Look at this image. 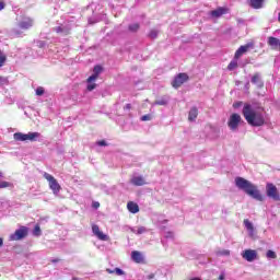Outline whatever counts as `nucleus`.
I'll return each mask as SVG.
<instances>
[{
  "label": "nucleus",
  "instance_id": "obj_2",
  "mask_svg": "<svg viewBox=\"0 0 280 280\" xmlns=\"http://www.w3.org/2000/svg\"><path fill=\"white\" fill-rule=\"evenodd\" d=\"M235 185L238 189H242V191H245L247 196H250V198H254V200H258V202H264V195H261L259 189H257V186H255L248 179H245L244 177H236Z\"/></svg>",
  "mask_w": 280,
  "mask_h": 280
},
{
  "label": "nucleus",
  "instance_id": "obj_13",
  "mask_svg": "<svg viewBox=\"0 0 280 280\" xmlns=\"http://www.w3.org/2000/svg\"><path fill=\"white\" fill-rule=\"evenodd\" d=\"M102 71H104V68H102V66H95L93 69V74L88 78V82H95V80L100 78V73H102Z\"/></svg>",
  "mask_w": 280,
  "mask_h": 280
},
{
  "label": "nucleus",
  "instance_id": "obj_30",
  "mask_svg": "<svg viewBox=\"0 0 280 280\" xmlns=\"http://www.w3.org/2000/svg\"><path fill=\"white\" fill-rule=\"evenodd\" d=\"M266 257L267 259H277V253L269 249L267 250Z\"/></svg>",
  "mask_w": 280,
  "mask_h": 280
},
{
  "label": "nucleus",
  "instance_id": "obj_20",
  "mask_svg": "<svg viewBox=\"0 0 280 280\" xmlns=\"http://www.w3.org/2000/svg\"><path fill=\"white\" fill-rule=\"evenodd\" d=\"M127 209L130 213H139V205L135 201H129L127 203Z\"/></svg>",
  "mask_w": 280,
  "mask_h": 280
},
{
  "label": "nucleus",
  "instance_id": "obj_8",
  "mask_svg": "<svg viewBox=\"0 0 280 280\" xmlns=\"http://www.w3.org/2000/svg\"><path fill=\"white\" fill-rule=\"evenodd\" d=\"M188 80H189V75L187 73L185 72L178 73L172 81V88L180 89V86H183V83L187 82Z\"/></svg>",
  "mask_w": 280,
  "mask_h": 280
},
{
  "label": "nucleus",
  "instance_id": "obj_7",
  "mask_svg": "<svg viewBox=\"0 0 280 280\" xmlns=\"http://www.w3.org/2000/svg\"><path fill=\"white\" fill-rule=\"evenodd\" d=\"M242 116L237 113H234L230 116L228 120V126L232 132H236V130L240 128V124H242Z\"/></svg>",
  "mask_w": 280,
  "mask_h": 280
},
{
  "label": "nucleus",
  "instance_id": "obj_38",
  "mask_svg": "<svg viewBox=\"0 0 280 280\" xmlns=\"http://www.w3.org/2000/svg\"><path fill=\"white\" fill-rule=\"evenodd\" d=\"M97 145L106 147V145H108V143H106L105 140H101V141L97 142Z\"/></svg>",
  "mask_w": 280,
  "mask_h": 280
},
{
  "label": "nucleus",
  "instance_id": "obj_45",
  "mask_svg": "<svg viewBox=\"0 0 280 280\" xmlns=\"http://www.w3.org/2000/svg\"><path fill=\"white\" fill-rule=\"evenodd\" d=\"M219 280H224V273H221V275L219 276Z\"/></svg>",
  "mask_w": 280,
  "mask_h": 280
},
{
  "label": "nucleus",
  "instance_id": "obj_18",
  "mask_svg": "<svg viewBox=\"0 0 280 280\" xmlns=\"http://www.w3.org/2000/svg\"><path fill=\"white\" fill-rule=\"evenodd\" d=\"M131 259H132L136 264H143V255L140 254V252H138V250L131 252Z\"/></svg>",
  "mask_w": 280,
  "mask_h": 280
},
{
  "label": "nucleus",
  "instance_id": "obj_33",
  "mask_svg": "<svg viewBox=\"0 0 280 280\" xmlns=\"http://www.w3.org/2000/svg\"><path fill=\"white\" fill-rule=\"evenodd\" d=\"M140 119L141 121H152V115L150 114L143 115Z\"/></svg>",
  "mask_w": 280,
  "mask_h": 280
},
{
  "label": "nucleus",
  "instance_id": "obj_51",
  "mask_svg": "<svg viewBox=\"0 0 280 280\" xmlns=\"http://www.w3.org/2000/svg\"><path fill=\"white\" fill-rule=\"evenodd\" d=\"M72 280H78V278H73Z\"/></svg>",
  "mask_w": 280,
  "mask_h": 280
},
{
  "label": "nucleus",
  "instance_id": "obj_43",
  "mask_svg": "<svg viewBox=\"0 0 280 280\" xmlns=\"http://www.w3.org/2000/svg\"><path fill=\"white\" fill-rule=\"evenodd\" d=\"M58 261H60V258L52 259V260H51V264H58Z\"/></svg>",
  "mask_w": 280,
  "mask_h": 280
},
{
  "label": "nucleus",
  "instance_id": "obj_41",
  "mask_svg": "<svg viewBox=\"0 0 280 280\" xmlns=\"http://www.w3.org/2000/svg\"><path fill=\"white\" fill-rule=\"evenodd\" d=\"M5 8V2L0 1V11L3 10Z\"/></svg>",
  "mask_w": 280,
  "mask_h": 280
},
{
  "label": "nucleus",
  "instance_id": "obj_12",
  "mask_svg": "<svg viewBox=\"0 0 280 280\" xmlns=\"http://www.w3.org/2000/svg\"><path fill=\"white\" fill-rule=\"evenodd\" d=\"M267 44L271 49H275L276 51H280V39L273 36L268 37Z\"/></svg>",
  "mask_w": 280,
  "mask_h": 280
},
{
  "label": "nucleus",
  "instance_id": "obj_36",
  "mask_svg": "<svg viewBox=\"0 0 280 280\" xmlns=\"http://www.w3.org/2000/svg\"><path fill=\"white\" fill-rule=\"evenodd\" d=\"M54 32H56V34H62V32H65V30L62 28V26H56L54 28Z\"/></svg>",
  "mask_w": 280,
  "mask_h": 280
},
{
  "label": "nucleus",
  "instance_id": "obj_37",
  "mask_svg": "<svg viewBox=\"0 0 280 280\" xmlns=\"http://www.w3.org/2000/svg\"><path fill=\"white\" fill-rule=\"evenodd\" d=\"M94 89H97V84H95V83H91L86 88L88 91H94Z\"/></svg>",
  "mask_w": 280,
  "mask_h": 280
},
{
  "label": "nucleus",
  "instance_id": "obj_9",
  "mask_svg": "<svg viewBox=\"0 0 280 280\" xmlns=\"http://www.w3.org/2000/svg\"><path fill=\"white\" fill-rule=\"evenodd\" d=\"M250 48H253V43L240 46V48L234 54L235 60H240V58H242V56H244V54H246Z\"/></svg>",
  "mask_w": 280,
  "mask_h": 280
},
{
  "label": "nucleus",
  "instance_id": "obj_47",
  "mask_svg": "<svg viewBox=\"0 0 280 280\" xmlns=\"http://www.w3.org/2000/svg\"><path fill=\"white\" fill-rule=\"evenodd\" d=\"M246 89H247V91H248V89H250V83H246Z\"/></svg>",
  "mask_w": 280,
  "mask_h": 280
},
{
  "label": "nucleus",
  "instance_id": "obj_25",
  "mask_svg": "<svg viewBox=\"0 0 280 280\" xmlns=\"http://www.w3.org/2000/svg\"><path fill=\"white\" fill-rule=\"evenodd\" d=\"M42 234H43V231L40 230V225L36 224L34 230H33V235L35 237H40Z\"/></svg>",
  "mask_w": 280,
  "mask_h": 280
},
{
  "label": "nucleus",
  "instance_id": "obj_40",
  "mask_svg": "<svg viewBox=\"0 0 280 280\" xmlns=\"http://www.w3.org/2000/svg\"><path fill=\"white\" fill-rule=\"evenodd\" d=\"M240 106H242V102H238V103H234V104H233V108H240Z\"/></svg>",
  "mask_w": 280,
  "mask_h": 280
},
{
  "label": "nucleus",
  "instance_id": "obj_29",
  "mask_svg": "<svg viewBox=\"0 0 280 280\" xmlns=\"http://www.w3.org/2000/svg\"><path fill=\"white\" fill-rule=\"evenodd\" d=\"M8 187H14V185L10 182H0V189H5Z\"/></svg>",
  "mask_w": 280,
  "mask_h": 280
},
{
  "label": "nucleus",
  "instance_id": "obj_15",
  "mask_svg": "<svg viewBox=\"0 0 280 280\" xmlns=\"http://www.w3.org/2000/svg\"><path fill=\"white\" fill-rule=\"evenodd\" d=\"M210 14L214 19H220V16H223V14H229V9L220 7L215 10L211 11Z\"/></svg>",
  "mask_w": 280,
  "mask_h": 280
},
{
  "label": "nucleus",
  "instance_id": "obj_23",
  "mask_svg": "<svg viewBox=\"0 0 280 280\" xmlns=\"http://www.w3.org/2000/svg\"><path fill=\"white\" fill-rule=\"evenodd\" d=\"M131 232H133L135 235H143V233H148V229H145V226H139L138 229H132Z\"/></svg>",
  "mask_w": 280,
  "mask_h": 280
},
{
  "label": "nucleus",
  "instance_id": "obj_6",
  "mask_svg": "<svg viewBox=\"0 0 280 280\" xmlns=\"http://www.w3.org/2000/svg\"><path fill=\"white\" fill-rule=\"evenodd\" d=\"M266 194L268 198H271V200H275L276 202L280 201V194L277 186L272 183L266 184Z\"/></svg>",
  "mask_w": 280,
  "mask_h": 280
},
{
  "label": "nucleus",
  "instance_id": "obj_11",
  "mask_svg": "<svg viewBox=\"0 0 280 280\" xmlns=\"http://www.w3.org/2000/svg\"><path fill=\"white\" fill-rule=\"evenodd\" d=\"M242 257L246 261H255V259H257V250H255V249H245L242 253Z\"/></svg>",
  "mask_w": 280,
  "mask_h": 280
},
{
  "label": "nucleus",
  "instance_id": "obj_39",
  "mask_svg": "<svg viewBox=\"0 0 280 280\" xmlns=\"http://www.w3.org/2000/svg\"><path fill=\"white\" fill-rule=\"evenodd\" d=\"M132 108V105L130 103L126 104L124 109L125 110H130Z\"/></svg>",
  "mask_w": 280,
  "mask_h": 280
},
{
  "label": "nucleus",
  "instance_id": "obj_17",
  "mask_svg": "<svg viewBox=\"0 0 280 280\" xmlns=\"http://www.w3.org/2000/svg\"><path fill=\"white\" fill-rule=\"evenodd\" d=\"M32 25H34V20H32L31 18H26L22 22H20L21 30H30Z\"/></svg>",
  "mask_w": 280,
  "mask_h": 280
},
{
  "label": "nucleus",
  "instance_id": "obj_5",
  "mask_svg": "<svg viewBox=\"0 0 280 280\" xmlns=\"http://www.w3.org/2000/svg\"><path fill=\"white\" fill-rule=\"evenodd\" d=\"M44 178L48 182L49 188L51 189L52 194L55 195L60 194V189H62V187L60 186L56 177H54L49 173H44Z\"/></svg>",
  "mask_w": 280,
  "mask_h": 280
},
{
  "label": "nucleus",
  "instance_id": "obj_48",
  "mask_svg": "<svg viewBox=\"0 0 280 280\" xmlns=\"http://www.w3.org/2000/svg\"><path fill=\"white\" fill-rule=\"evenodd\" d=\"M0 178H3V173L0 171Z\"/></svg>",
  "mask_w": 280,
  "mask_h": 280
},
{
  "label": "nucleus",
  "instance_id": "obj_49",
  "mask_svg": "<svg viewBox=\"0 0 280 280\" xmlns=\"http://www.w3.org/2000/svg\"><path fill=\"white\" fill-rule=\"evenodd\" d=\"M278 21H279V23H280V12H279V14H278Z\"/></svg>",
  "mask_w": 280,
  "mask_h": 280
},
{
  "label": "nucleus",
  "instance_id": "obj_16",
  "mask_svg": "<svg viewBox=\"0 0 280 280\" xmlns=\"http://www.w3.org/2000/svg\"><path fill=\"white\" fill-rule=\"evenodd\" d=\"M264 1L265 0H248V5L254 10H261V8H264Z\"/></svg>",
  "mask_w": 280,
  "mask_h": 280
},
{
  "label": "nucleus",
  "instance_id": "obj_10",
  "mask_svg": "<svg viewBox=\"0 0 280 280\" xmlns=\"http://www.w3.org/2000/svg\"><path fill=\"white\" fill-rule=\"evenodd\" d=\"M92 233L102 242H108V235L104 234L101 230H100V225L97 224H93L92 225Z\"/></svg>",
  "mask_w": 280,
  "mask_h": 280
},
{
  "label": "nucleus",
  "instance_id": "obj_31",
  "mask_svg": "<svg viewBox=\"0 0 280 280\" xmlns=\"http://www.w3.org/2000/svg\"><path fill=\"white\" fill-rule=\"evenodd\" d=\"M159 36V31L156 30H151L149 33V38H152L154 40V38H158Z\"/></svg>",
  "mask_w": 280,
  "mask_h": 280
},
{
  "label": "nucleus",
  "instance_id": "obj_22",
  "mask_svg": "<svg viewBox=\"0 0 280 280\" xmlns=\"http://www.w3.org/2000/svg\"><path fill=\"white\" fill-rule=\"evenodd\" d=\"M197 117H198V108L192 107L188 114V121H196Z\"/></svg>",
  "mask_w": 280,
  "mask_h": 280
},
{
  "label": "nucleus",
  "instance_id": "obj_28",
  "mask_svg": "<svg viewBox=\"0 0 280 280\" xmlns=\"http://www.w3.org/2000/svg\"><path fill=\"white\" fill-rule=\"evenodd\" d=\"M139 27H140L139 23H135V24H130L128 26V30L129 32H139Z\"/></svg>",
  "mask_w": 280,
  "mask_h": 280
},
{
  "label": "nucleus",
  "instance_id": "obj_19",
  "mask_svg": "<svg viewBox=\"0 0 280 280\" xmlns=\"http://www.w3.org/2000/svg\"><path fill=\"white\" fill-rule=\"evenodd\" d=\"M131 185H135L136 187H142V185H145V179L142 176H137L131 178Z\"/></svg>",
  "mask_w": 280,
  "mask_h": 280
},
{
  "label": "nucleus",
  "instance_id": "obj_35",
  "mask_svg": "<svg viewBox=\"0 0 280 280\" xmlns=\"http://www.w3.org/2000/svg\"><path fill=\"white\" fill-rule=\"evenodd\" d=\"M36 95H39V96H40V95H45V89H43V88H40V86L37 88V89H36Z\"/></svg>",
  "mask_w": 280,
  "mask_h": 280
},
{
  "label": "nucleus",
  "instance_id": "obj_44",
  "mask_svg": "<svg viewBox=\"0 0 280 280\" xmlns=\"http://www.w3.org/2000/svg\"><path fill=\"white\" fill-rule=\"evenodd\" d=\"M148 279H149V280L154 279V273L149 275V276H148Z\"/></svg>",
  "mask_w": 280,
  "mask_h": 280
},
{
  "label": "nucleus",
  "instance_id": "obj_1",
  "mask_svg": "<svg viewBox=\"0 0 280 280\" xmlns=\"http://www.w3.org/2000/svg\"><path fill=\"white\" fill-rule=\"evenodd\" d=\"M242 113L245 121H247L249 126L259 128L266 125V116H264L261 110L253 108V105L245 103Z\"/></svg>",
  "mask_w": 280,
  "mask_h": 280
},
{
  "label": "nucleus",
  "instance_id": "obj_46",
  "mask_svg": "<svg viewBox=\"0 0 280 280\" xmlns=\"http://www.w3.org/2000/svg\"><path fill=\"white\" fill-rule=\"evenodd\" d=\"M3 246V238L0 237V248Z\"/></svg>",
  "mask_w": 280,
  "mask_h": 280
},
{
  "label": "nucleus",
  "instance_id": "obj_4",
  "mask_svg": "<svg viewBox=\"0 0 280 280\" xmlns=\"http://www.w3.org/2000/svg\"><path fill=\"white\" fill-rule=\"evenodd\" d=\"M38 137H40L39 132H28V133L15 132L13 135L14 141H36Z\"/></svg>",
  "mask_w": 280,
  "mask_h": 280
},
{
  "label": "nucleus",
  "instance_id": "obj_3",
  "mask_svg": "<svg viewBox=\"0 0 280 280\" xmlns=\"http://www.w3.org/2000/svg\"><path fill=\"white\" fill-rule=\"evenodd\" d=\"M27 235H30V228L21 225L20 229L15 230V232L9 236V240L10 242H21V240H25Z\"/></svg>",
  "mask_w": 280,
  "mask_h": 280
},
{
  "label": "nucleus",
  "instance_id": "obj_32",
  "mask_svg": "<svg viewBox=\"0 0 280 280\" xmlns=\"http://www.w3.org/2000/svg\"><path fill=\"white\" fill-rule=\"evenodd\" d=\"M156 106H167V101L165 98H161L155 101Z\"/></svg>",
  "mask_w": 280,
  "mask_h": 280
},
{
  "label": "nucleus",
  "instance_id": "obj_27",
  "mask_svg": "<svg viewBox=\"0 0 280 280\" xmlns=\"http://www.w3.org/2000/svg\"><path fill=\"white\" fill-rule=\"evenodd\" d=\"M8 60V56L0 50V67H3Z\"/></svg>",
  "mask_w": 280,
  "mask_h": 280
},
{
  "label": "nucleus",
  "instance_id": "obj_26",
  "mask_svg": "<svg viewBox=\"0 0 280 280\" xmlns=\"http://www.w3.org/2000/svg\"><path fill=\"white\" fill-rule=\"evenodd\" d=\"M106 272H108V275H113V272H116L118 277H121V275H124V270H121L120 268H115V270L106 269Z\"/></svg>",
  "mask_w": 280,
  "mask_h": 280
},
{
  "label": "nucleus",
  "instance_id": "obj_21",
  "mask_svg": "<svg viewBox=\"0 0 280 280\" xmlns=\"http://www.w3.org/2000/svg\"><path fill=\"white\" fill-rule=\"evenodd\" d=\"M244 225L249 232V236L253 237L255 235V226H253V223L248 219H245Z\"/></svg>",
  "mask_w": 280,
  "mask_h": 280
},
{
  "label": "nucleus",
  "instance_id": "obj_14",
  "mask_svg": "<svg viewBox=\"0 0 280 280\" xmlns=\"http://www.w3.org/2000/svg\"><path fill=\"white\" fill-rule=\"evenodd\" d=\"M252 84H255L257 89H264V81L261 80V74L259 72L254 73L252 77Z\"/></svg>",
  "mask_w": 280,
  "mask_h": 280
},
{
  "label": "nucleus",
  "instance_id": "obj_50",
  "mask_svg": "<svg viewBox=\"0 0 280 280\" xmlns=\"http://www.w3.org/2000/svg\"><path fill=\"white\" fill-rule=\"evenodd\" d=\"M0 82H3V77H0Z\"/></svg>",
  "mask_w": 280,
  "mask_h": 280
},
{
  "label": "nucleus",
  "instance_id": "obj_42",
  "mask_svg": "<svg viewBox=\"0 0 280 280\" xmlns=\"http://www.w3.org/2000/svg\"><path fill=\"white\" fill-rule=\"evenodd\" d=\"M93 207H94V209H100V202H97V201L94 202V203H93Z\"/></svg>",
  "mask_w": 280,
  "mask_h": 280
},
{
  "label": "nucleus",
  "instance_id": "obj_24",
  "mask_svg": "<svg viewBox=\"0 0 280 280\" xmlns=\"http://www.w3.org/2000/svg\"><path fill=\"white\" fill-rule=\"evenodd\" d=\"M238 63H237V59H234L228 65V71H235V69H237Z\"/></svg>",
  "mask_w": 280,
  "mask_h": 280
},
{
  "label": "nucleus",
  "instance_id": "obj_34",
  "mask_svg": "<svg viewBox=\"0 0 280 280\" xmlns=\"http://www.w3.org/2000/svg\"><path fill=\"white\" fill-rule=\"evenodd\" d=\"M218 255L229 257V255H231V252L229 249H223V250L219 252Z\"/></svg>",
  "mask_w": 280,
  "mask_h": 280
}]
</instances>
